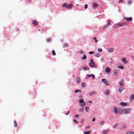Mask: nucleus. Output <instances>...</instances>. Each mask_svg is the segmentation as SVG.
Instances as JSON below:
<instances>
[{"mask_svg":"<svg viewBox=\"0 0 134 134\" xmlns=\"http://www.w3.org/2000/svg\"><path fill=\"white\" fill-rule=\"evenodd\" d=\"M73 5L72 4H68L65 3L63 4L62 7H65L66 8L70 9L72 8Z\"/></svg>","mask_w":134,"mask_h":134,"instance_id":"1","label":"nucleus"},{"mask_svg":"<svg viewBox=\"0 0 134 134\" xmlns=\"http://www.w3.org/2000/svg\"><path fill=\"white\" fill-rule=\"evenodd\" d=\"M132 109L130 108L125 109L123 111V112L125 114H128L130 113Z\"/></svg>","mask_w":134,"mask_h":134,"instance_id":"2","label":"nucleus"},{"mask_svg":"<svg viewBox=\"0 0 134 134\" xmlns=\"http://www.w3.org/2000/svg\"><path fill=\"white\" fill-rule=\"evenodd\" d=\"M118 113L119 114H120L122 111V109L121 108H119L118 109Z\"/></svg>","mask_w":134,"mask_h":134,"instance_id":"3","label":"nucleus"},{"mask_svg":"<svg viewBox=\"0 0 134 134\" xmlns=\"http://www.w3.org/2000/svg\"><path fill=\"white\" fill-rule=\"evenodd\" d=\"M124 19H125L126 20L128 21H131L132 20V18L131 17L127 18L126 17H125Z\"/></svg>","mask_w":134,"mask_h":134,"instance_id":"4","label":"nucleus"},{"mask_svg":"<svg viewBox=\"0 0 134 134\" xmlns=\"http://www.w3.org/2000/svg\"><path fill=\"white\" fill-rule=\"evenodd\" d=\"M114 49L113 48H108L107 49V51L109 53H111L114 51Z\"/></svg>","mask_w":134,"mask_h":134,"instance_id":"5","label":"nucleus"},{"mask_svg":"<svg viewBox=\"0 0 134 134\" xmlns=\"http://www.w3.org/2000/svg\"><path fill=\"white\" fill-rule=\"evenodd\" d=\"M102 81L103 82H104L105 84L106 85H108L109 83L107 82L106 81V79H102Z\"/></svg>","mask_w":134,"mask_h":134,"instance_id":"6","label":"nucleus"},{"mask_svg":"<svg viewBox=\"0 0 134 134\" xmlns=\"http://www.w3.org/2000/svg\"><path fill=\"white\" fill-rule=\"evenodd\" d=\"M124 80L122 79L121 81L119 82L120 85L121 86H123L124 85V84L123 83Z\"/></svg>","mask_w":134,"mask_h":134,"instance_id":"7","label":"nucleus"},{"mask_svg":"<svg viewBox=\"0 0 134 134\" xmlns=\"http://www.w3.org/2000/svg\"><path fill=\"white\" fill-rule=\"evenodd\" d=\"M93 7L94 9L96 8L98 6V4L97 3H93Z\"/></svg>","mask_w":134,"mask_h":134,"instance_id":"8","label":"nucleus"},{"mask_svg":"<svg viewBox=\"0 0 134 134\" xmlns=\"http://www.w3.org/2000/svg\"><path fill=\"white\" fill-rule=\"evenodd\" d=\"M119 104L121 106H125L127 105V104L124 102H121Z\"/></svg>","mask_w":134,"mask_h":134,"instance_id":"9","label":"nucleus"},{"mask_svg":"<svg viewBox=\"0 0 134 134\" xmlns=\"http://www.w3.org/2000/svg\"><path fill=\"white\" fill-rule=\"evenodd\" d=\"M130 99L131 101L134 99V94H132L130 96Z\"/></svg>","mask_w":134,"mask_h":134,"instance_id":"10","label":"nucleus"},{"mask_svg":"<svg viewBox=\"0 0 134 134\" xmlns=\"http://www.w3.org/2000/svg\"><path fill=\"white\" fill-rule=\"evenodd\" d=\"M122 60L123 62L125 64H127V62L126 61V58H123L122 59Z\"/></svg>","mask_w":134,"mask_h":134,"instance_id":"11","label":"nucleus"},{"mask_svg":"<svg viewBox=\"0 0 134 134\" xmlns=\"http://www.w3.org/2000/svg\"><path fill=\"white\" fill-rule=\"evenodd\" d=\"M114 113L115 114H117L118 113V109H117L116 108V107H114Z\"/></svg>","mask_w":134,"mask_h":134,"instance_id":"12","label":"nucleus"},{"mask_svg":"<svg viewBox=\"0 0 134 134\" xmlns=\"http://www.w3.org/2000/svg\"><path fill=\"white\" fill-rule=\"evenodd\" d=\"M113 72L114 73V74L113 75L115 76H116L118 75V72L117 71V70L116 69H114L113 71Z\"/></svg>","mask_w":134,"mask_h":134,"instance_id":"13","label":"nucleus"},{"mask_svg":"<svg viewBox=\"0 0 134 134\" xmlns=\"http://www.w3.org/2000/svg\"><path fill=\"white\" fill-rule=\"evenodd\" d=\"M105 71L106 72H109L110 71V68L108 67L106 68L105 69Z\"/></svg>","mask_w":134,"mask_h":134,"instance_id":"14","label":"nucleus"},{"mask_svg":"<svg viewBox=\"0 0 134 134\" xmlns=\"http://www.w3.org/2000/svg\"><path fill=\"white\" fill-rule=\"evenodd\" d=\"M96 91L92 92L89 93V95L90 96H93V95L96 94Z\"/></svg>","mask_w":134,"mask_h":134,"instance_id":"15","label":"nucleus"},{"mask_svg":"<svg viewBox=\"0 0 134 134\" xmlns=\"http://www.w3.org/2000/svg\"><path fill=\"white\" fill-rule=\"evenodd\" d=\"M33 24L35 26L37 25L38 24V23H37L36 21L35 20H34L33 21Z\"/></svg>","mask_w":134,"mask_h":134,"instance_id":"16","label":"nucleus"},{"mask_svg":"<svg viewBox=\"0 0 134 134\" xmlns=\"http://www.w3.org/2000/svg\"><path fill=\"white\" fill-rule=\"evenodd\" d=\"M89 65L90 66L92 67L93 66H94V64L93 62L91 61V63H89Z\"/></svg>","mask_w":134,"mask_h":134,"instance_id":"17","label":"nucleus"},{"mask_svg":"<svg viewBox=\"0 0 134 134\" xmlns=\"http://www.w3.org/2000/svg\"><path fill=\"white\" fill-rule=\"evenodd\" d=\"M80 79L79 77H78L76 79V81L77 83H79L80 82Z\"/></svg>","mask_w":134,"mask_h":134,"instance_id":"18","label":"nucleus"},{"mask_svg":"<svg viewBox=\"0 0 134 134\" xmlns=\"http://www.w3.org/2000/svg\"><path fill=\"white\" fill-rule=\"evenodd\" d=\"M116 25L118 26L122 27L124 26V24H116Z\"/></svg>","mask_w":134,"mask_h":134,"instance_id":"19","label":"nucleus"},{"mask_svg":"<svg viewBox=\"0 0 134 134\" xmlns=\"http://www.w3.org/2000/svg\"><path fill=\"white\" fill-rule=\"evenodd\" d=\"M124 90V88L123 87H121L119 89V91L121 93Z\"/></svg>","mask_w":134,"mask_h":134,"instance_id":"20","label":"nucleus"},{"mask_svg":"<svg viewBox=\"0 0 134 134\" xmlns=\"http://www.w3.org/2000/svg\"><path fill=\"white\" fill-rule=\"evenodd\" d=\"M109 132V131L107 130H104L103 131V134H106Z\"/></svg>","mask_w":134,"mask_h":134,"instance_id":"21","label":"nucleus"},{"mask_svg":"<svg viewBox=\"0 0 134 134\" xmlns=\"http://www.w3.org/2000/svg\"><path fill=\"white\" fill-rule=\"evenodd\" d=\"M91 132V131H84L83 133L84 134H90Z\"/></svg>","mask_w":134,"mask_h":134,"instance_id":"22","label":"nucleus"},{"mask_svg":"<svg viewBox=\"0 0 134 134\" xmlns=\"http://www.w3.org/2000/svg\"><path fill=\"white\" fill-rule=\"evenodd\" d=\"M14 126L16 127L17 126V124L15 120L14 121Z\"/></svg>","mask_w":134,"mask_h":134,"instance_id":"23","label":"nucleus"},{"mask_svg":"<svg viewBox=\"0 0 134 134\" xmlns=\"http://www.w3.org/2000/svg\"><path fill=\"white\" fill-rule=\"evenodd\" d=\"M134 132L133 131H128L127 132V134H134Z\"/></svg>","mask_w":134,"mask_h":134,"instance_id":"24","label":"nucleus"},{"mask_svg":"<svg viewBox=\"0 0 134 134\" xmlns=\"http://www.w3.org/2000/svg\"><path fill=\"white\" fill-rule=\"evenodd\" d=\"M87 56L85 55L84 54L83 55V57H82V59L84 60H86V59Z\"/></svg>","mask_w":134,"mask_h":134,"instance_id":"25","label":"nucleus"},{"mask_svg":"<svg viewBox=\"0 0 134 134\" xmlns=\"http://www.w3.org/2000/svg\"><path fill=\"white\" fill-rule=\"evenodd\" d=\"M109 93V91L108 90H106L105 92V94L107 95H108Z\"/></svg>","mask_w":134,"mask_h":134,"instance_id":"26","label":"nucleus"},{"mask_svg":"<svg viewBox=\"0 0 134 134\" xmlns=\"http://www.w3.org/2000/svg\"><path fill=\"white\" fill-rule=\"evenodd\" d=\"M84 102V100L82 99H80L79 100V103H82Z\"/></svg>","mask_w":134,"mask_h":134,"instance_id":"27","label":"nucleus"},{"mask_svg":"<svg viewBox=\"0 0 134 134\" xmlns=\"http://www.w3.org/2000/svg\"><path fill=\"white\" fill-rule=\"evenodd\" d=\"M81 103V104L80 105H81V106H84L85 105H86V103H85L83 102V103Z\"/></svg>","mask_w":134,"mask_h":134,"instance_id":"28","label":"nucleus"},{"mask_svg":"<svg viewBox=\"0 0 134 134\" xmlns=\"http://www.w3.org/2000/svg\"><path fill=\"white\" fill-rule=\"evenodd\" d=\"M104 123H105V121H101V122H100V124L101 125H103L104 124Z\"/></svg>","mask_w":134,"mask_h":134,"instance_id":"29","label":"nucleus"},{"mask_svg":"<svg viewBox=\"0 0 134 134\" xmlns=\"http://www.w3.org/2000/svg\"><path fill=\"white\" fill-rule=\"evenodd\" d=\"M100 55L99 53H98L96 54L95 56L97 57H99L100 56Z\"/></svg>","mask_w":134,"mask_h":134,"instance_id":"30","label":"nucleus"},{"mask_svg":"<svg viewBox=\"0 0 134 134\" xmlns=\"http://www.w3.org/2000/svg\"><path fill=\"white\" fill-rule=\"evenodd\" d=\"M68 46V44L66 43H64V44L63 45V47H67Z\"/></svg>","mask_w":134,"mask_h":134,"instance_id":"31","label":"nucleus"},{"mask_svg":"<svg viewBox=\"0 0 134 134\" xmlns=\"http://www.w3.org/2000/svg\"><path fill=\"white\" fill-rule=\"evenodd\" d=\"M111 21L110 20H108V23H107V24L109 25L111 24Z\"/></svg>","mask_w":134,"mask_h":134,"instance_id":"32","label":"nucleus"},{"mask_svg":"<svg viewBox=\"0 0 134 134\" xmlns=\"http://www.w3.org/2000/svg\"><path fill=\"white\" fill-rule=\"evenodd\" d=\"M52 54L53 55H55L56 53H55V51L54 50H52Z\"/></svg>","mask_w":134,"mask_h":134,"instance_id":"33","label":"nucleus"},{"mask_svg":"<svg viewBox=\"0 0 134 134\" xmlns=\"http://www.w3.org/2000/svg\"><path fill=\"white\" fill-rule=\"evenodd\" d=\"M85 86V83L83 82L81 84V86L83 87H84Z\"/></svg>","mask_w":134,"mask_h":134,"instance_id":"34","label":"nucleus"},{"mask_svg":"<svg viewBox=\"0 0 134 134\" xmlns=\"http://www.w3.org/2000/svg\"><path fill=\"white\" fill-rule=\"evenodd\" d=\"M89 108V107H85V109H86V112L88 111L89 110H88Z\"/></svg>","mask_w":134,"mask_h":134,"instance_id":"35","label":"nucleus"},{"mask_svg":"<svg viewBox=\"0 0 134 134\" xmlns=\"http://www.w3.org/2000/svg\"><path fill=\"white\" fill-rule=\"evenodd\" d=\"M84 53V52L81 50H80L79 51V53L81 54H82Z\"/></svg>","mask_w":134,"mask_h":134,"instance_id":"36","label":"nucleus"},{"mask_svg":"<svg viewBox=\"0 0 134 134\" xmlns=\"http://www.w3.org/2000/svg\"><path fill=\"white\" fill-rule=\"evenodd\" d=\"M118 68L120 69H124V68L123 66H119L118 67Z\"/></svg>","mask_w":134,"mask_h":134,"instance_id":"37","label":"nucleus"},{"mask_svg":"<svg viewBox=\"0 0 134 134\" xmlns=\"http://www.w3.org/2000/svg\"><path fill=\"white\" fill-rule=\"evenodd\" d=\"M117 125H118V124H116L113 125V128H115L117 126Z\"/></svg>","mask_w":134,"mask_h":134,"instance_id":"38","label":"nucleus"},{"mask_svg":"<svg viewBox=\"0 0 134 134\" xmlns=\"http://www.w3.org/2000/svg\"><path fill=\"white\" fill-rule=\"evenodd\" d=\"M88 7V5L87 4H85V9H86Z\"/></svg>","mask_w":134,"mask_h":134,"instance_id":"39","label":"nucleus"},{"mask_svg":"<svg viewBox=\"0 0 134 134\" xmlns=\"http://www.w3.org/2000/svg\"><path fill=\"white\" fill-rule=\"evenodd\" d=\"M94 53V52L90 51L89 52V53L90 54H92Z\"/></svg>","mask_w":134,"mask_h":134,"instance_id":"40","label":"nucleus"},{"mask_svg":"<svg viewBox=\"0 0 134 134\" xmlns=\"http://www.w3.org/2000/svg\"><path fill=\"white\" fill-rule=\"evenodd\" d=\"M98 51L99 52H102V49H98Z\"/></svg>","mask_w":134,"mask_h":134,"instance_id":"41","label":"nucleus"},{"mask_svg":"<svg viewBox=\"0 0 134 134\" xmlns=\"http://www.w3.org/2000/svg\"><path fill=\"white\" fill-rule=\"evenodd\" d=\"M91 76H92V77L93 78H95V77L94 76V75L93 74H91Z\"/></svg>","mask_w":134,"mask_h":134,"instance_id":"42","label":"nucleus"},{"mask_svg":"<svg viewBox=\"0 0 134 134\" xmlns=\"http://www.w3.org/2000/svg\"><path fill=\"white\" fill-rule=\"evenodd\" d=\"M109 25L108 24H106L104 27V28H105V27H107L108 26H109Z\"/></svg>","mask_w":134,"mask_h":134,"instance_id":"43","label":"nucleus"},{"mask_svg":"<svg viewBox=\"0 0 134 134\" xmlns=\"http://www.w3.org/2000/svg\"><path fill=\"white\" fill-rule=\"evenodd\" d=\"M90 128V126H86L85 127V129H89Z\"/></svg>","mask_w":134,"mask_h":134,"instance_id":"44","label":"nucleus"},{"mask_svg":"<svg viewBox=\"0 0 134 134\" xmlns=\"http://www.w3.org/2000/svg\"><path fill=\"white\" fill-rule=\"evenodd\" d=\"M79 116V115H75V117L76 118H78V117Z\"/></svg>","mask_w":134,"mask_h":134,"instance_id":"45","label":"nucleus"},{"mask_svg":"<svg viewBox=\"0 0 134 134\" xmlns=\"http://www.w3.org/2000/svg\"><path fill=\"white\" fill-rule=\"evenodd\" d=\"M78 92H79V90H76L75 91V93H76Z\"/></svg>","mask_w":134,"mask_h":134,"instance_id":"46","label":"nucleus"},{"mask_svg":"<svg viewBox=\"0 0 134 134\" xmlns=\"http://www.w3.org/2000/svg\"><path fill=\"white\" fill-rule=\"evenodd\" d=\"M123 1V0H120L119 1V3H121Z\"/></svg>","mask_w":134,"mask_h":134,"instance_id":"47","label":"nucleus"},{"mask_svg":"<svg viewBox=\"0 0 134 134\" xmlns=\"http://www.w3.org/2000/svg\"><path fill=\"white\" fill-rule=\"evenodd\" d=\"M50 39H48L47 40V41L48 42H49L50 41Z\"/></svg>","mask_w":134,"mask_h":134,"instance_id":"48","label":"nucleus"},{"mask_svg":"<svg viewBox=\"0 0 134 134\" xmlns=\"http://www.w3.org/2000/svg\"><path fill=\"white\" fill-rule=\"evenodd\" d=\"M87 76L88 77H90L91 76V75L88 74V75H87Z\"/></svg>","mask_w":134,"mask_h":134,"instance_id":"49","label":"nucleus"},{"mask_svg":"<svg viewBox=\"0 0 134 134\" xmlns=\"http://www.w3.org/2000/svg\"><path fill=\"white\" fill-rule=\"evenodd\" d=\"M80 111H81L82 112L83 111V109H81L80 110Z\"/></svg>","mask_w":134,"mask_h":134,"instance_id":"50","label":"nucleus"},{"mask_svg":"<svg viewBox=\"0 0 134 134\" xmlns=\"http://www.w3.org/2000/svg\"><path fill=\"white\" fill-rule=\"evenodd\" d=\"M69 113V111H68L67 113L65 114L66 115H68Z\"/></svg>","mask_w":134,"mask_h":134,"instance_id":"51","label":"nucleus"},{"mask_svg":"<svg viewBox=\"0 0 134 134\" xmlns=\"http://www.w3.org/2000/svg\"><path fill=\"white\" fill-rule=\"evenodd\" d=\"M74 122H76V123H78V122L77 121L75 120H74Z\"/></svg>","mask_w":134,"mask_h":134,"instance_id":"52","label":"nucleus"},{"mask_svg":"<svg viewBox=\"0 0 134 134\" xmlns=\"http://www.w3.org/2000/svg\"><path fill=\"white\" fill-rule=\"evenodd\" d=\"M86 69H87V68H86V67H85V68H83V69H84V70H86Z\"/></svg>","mask_w":134,"mask_h":134,"instance_id":"53","label":"nucleus"},{"mask_svg":"<svg viewBox=\"0 0 134 134\" xmlns=\"http://www.w3.org/2000/svg\"><path fill=\"white\" fill-rule=\"evenodd\" d=\"M95 119L94 118H93V119H92V121L93 122L94 121H95Z\"/></svg>","mask_w":134,"mask_h":134,"instance_id":"54","label":"nucleus"},{"mask_svg":"<svg viewBox=\"0 0 134 134\" xmlns=\"http://www.w3.org/2000/svg\"><path fill=\"white\" fill-rule=\"evenodd\" d=\"M98 42V41L97 40V39H96L95 40V42Z\"/></svg>","mask_w":134,"mask_h":134,"instance_id":"55","label":"nucleus"},{"mask_svg":"<svg viewBox=\"0 0 134 134\" xmlns=\"http://www.w3.org/2000/svg\"><path fill=\"white\" fill-rule=\"evenodd\" d=\"M127 2L129 4H130V1H127Z\"/></svg>","mask_w":134,"mask_h":134,"instance_id":"56","label":"nucleus"},{"mask_svg":"<svg viewBox=\"0 0 134 134\" xmlns=\"http://www.w3.org/2000/svg\"><path fill=\"white\" fill-rule=\"evenodd\" d=\"M93 39L94 40H95L96 39V38L95 37H94L93 38Z\"/></svg>","mask_w":134,"mask_h":134,"instance_id":"57","label":"nucleus"},{"mask_svg":"<svg viewBox=\"0 0 134 134\" xmlns=\"http://www.w3.org/2000/svg\"><path fill=\"white\" fill-rule=\"evenodd\" d=\"M88 102L89 103H92V102L90 100L88 101Z\"/></svg>","mask_w":134,"mask_h":134,"instance_id":"58","label":"nucleus"},{"mask_svg":"<svg viewBox=\"0 0 134 134\" xmlns=\"http://www.w3.org/2000/svg\"><path fill=\"white\" fill-rule=\"evenodd\" d=\"M125 125H124L123 126L122 128H125Z\"/></svg>","mask_w":134,"mask_h":134,"instance_id":"59","label":"nucleus"},{"mask_svg":"<svg viewBox=\"0 0 134 134\" xmlns=\"http://www.w3.org/2000/svg\"><path fill=\"white\" fill-rule=\"evenodd\" d=\"M89 69H90V68H87V70H89Z\"/></svg>","mask_w":134,"mask_h":134,"instance_id":"60","label":"nucleus"},{"mask_svg":"<svg viewBox=\"0 0 134 134\" xmlns=\"http://www.w3.org/2000/svg\"><path fill=\"white\" fill-rule=\"evenodd\" d=\"M81 91L80 90H79V92H81Z\"/></svg>","mask_w":134,"mask_h":134,"instance_id":"61","label":"nucleus"},{"mask_svg":"<svg viewBox=\"0 0 134 134\" xmlns=\"http://www.w3.org/2000/svg\"><path fill=\"white\" fill-rule=\"evenodd\" d=\"M79 98H81V96L79 97Z\"/></svg>","mask_w":134,"mask_h":134,"instance_id":"62","label":"nucleus"},{"mask_svg":"<svg viewBox=\"0 0 134 134\" xmlns=\"http://www.w3.org/2000/svg\"><path fill=\"white\" fill-rule=\"evenodd\" d=\"M83 122V120L81 122V123H82Z\"/></svg>","mask_w":134,"mask_h":134,"instance_id":"63","label":"nucleus"},{"mask_svg":"<svg viewBox=\"0 0 134 134\" xmlns=\"http://www.w3.org/2000/svg\"><path fill=\"white\" fill-rule=\"evenodd\" d=\"M110 59L111 60H112V58H110Z\"/></svg>","mask_w":134,"mask_h":134,"instance_id":"64","label":"nucleus"}]
</instances>
